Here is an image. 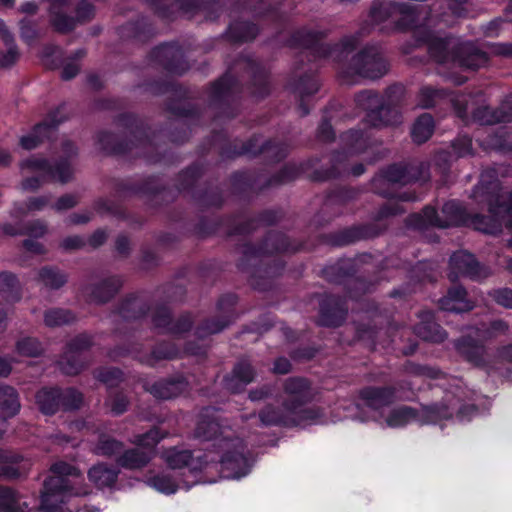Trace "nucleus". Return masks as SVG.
<instances>
[{"label":"nucleus","mask_w":512,"mask_h":512,"mask_svg":"<svg viewBox=\"0 0 512 512\" xmlns=\"http://www.w3.org/2000/svg\"><path fill=\"white\" fill-rule=\"evenodd\" d=\"M434 130V122L429 114L421 115L413 125L411 134L412 138L417 143L427 141Z\"/></svg>","instance_id":"4be33fe9"},{"label":"nucleus","mask_w":512,"mask_h":512,"mask_svg":"<svg viewBox=\"0 0 512 512\" xmlns=\"http://www.w3.org/2000/svg\"><path fill=\"white\" fill-rule=\"evenodd\" d=\"M186 387V384L181 381H161L155 383L151 387V393L161 399H170L180 395Z\"/></svg>","instance_id":"412c9836"},{"label":"nucleus","mask_w":512,"mask_h":512,"mask_svg":"<svg viewBox=\"0 0 512 512\" xmlns=\"http://www.w3.org/2000/svg\"><path fill=\"white\" fill-rule=\"evenodd\" d=\"M11 160L10 154L7 151L0 150V164L7 165Z\"/></svg>","instance_id":"0e129e2a"},{"label":"nucleus","mask_w":512,"mask_h":512,"mask_svg":"<svg viewBox=\"0 0 512 512\" xmlns=\"http://www.w3.org/2000/svg\"><path fill=\"white\" fill-rule=\"evenodd\" d=\"M476 414H477V411H476L475 407L465 406L459 411V413L457 415V419H459V421H461V422H464V421L470 420L471 417L475 416Z\"/></svg>","instance_id":"09e8293b"},{"label":"nucleus","mask_w":512,"mask_h":512,"mask_svg":"<svg viewBox=\"0 0 512 512\" xmlns=\"http://www.w3.org/2000/svg\"><path fill=\"white\" fill-rule=\"evenodd\" d=\"M25 248L32 253H42L43 247L40 243L33 241L32 239H28L24 242Z\"/></svg>","instance_id":"603ef678"},{"label":"nucleus","mask_w":512,"mask_h":512,"mask_svg":"<svg viewBox=\"0 0 512 512\" xmlns=\"http://www.w3.org/2000/svg\"><path fill=\"white\" fill-rule=\"evenodd\" d=\"M266 394V391H264L263 389L261 390H257V391H252L250 393V399L252 401H257V400H260L264 397V395Z\"/></svg>","instance_id":"e2e57ef3"},{"label":"nucleus","mask_w":512,"mask_h":512,"mask_svg":"<svg viewBox=\"0 0 512 512\" xmlns=\"http://www.w3.org/2000/svg\"><path fill=\"white\" fill-rule=\"evenodd\" d=\"M36 10L34 3H26L22 6V11L26 13H33Z\"/></svg>","instance_id":"69168bd1"},{"label":"nucleus","mask_w":512,"mask_h":512,"mask_svg":"<svg viewBox=\"0 0 512 512\" xmlns=\"http://www.w3.org/2000/svg\"><path fill=\"white\" fill-rule=\"evenodd\" d=\"M41 281L51 288H58L65 283V277L53 269H43L40 272Z\"/></svg>","instance_id":"7c9ffc66"},{"label":"nucleus","mask_w":512,"mask_h":512,"mask_svg":"<svg viewBox=\"0 0 512 512\" xmlns=\"http://www.w3.org/2000/svg\"><path fill=\"white\" fill-rule=\"evenodd\" d=\"M501 25L502 20L494 19L490 21L484 29H482V32L485 36L488 37L497 36Z\"/></svg>","instance_id":"37998d69"},{"label":"nucleus","mask_w":512,"mask_h":512,"mask_svg":"<svg viewBox=\"0 0 512 512\" xmlns=\"http://www.w3.org/2000/svg\"><path fill=\"white\" fill-rule=\"evenodd\" d=\"M234 376L243 384H248L253 379V370L249 364H239L234 370Z\"/></svg>","instance_id":"c9c22d12"},{"label":"nucleus","mask_w":512,"mask_h":512,"mask_svg":"<svg viewBox=\"0 0 512 512\" xmlns=\"http://www.w3.org/2000/svg\"><path fill=\"white\" fill-rule=\"evenodd\" d=\"M11 372V365L5 359L0 357V376H8Z\"/></svg>","instance_id":"bf43d9fd"},{"label":"nucleus","mask_w":512,"mask_h":512,"mask_svg":"<svg viewBox=\"0 0 512 512\" xmlns=\"http://www.w3.org/2000/svg\"><path fill=\"white\" fill-rule=\"evenodd\" d=\"M170 470L151 474L146 478V484L159 493L171 495L179 489H189L200 481L198 470L202 469L203 461L200 456L191 457L189 451L172 448L162 455Z\"/></svg>","instance_id":"7ed1b4c3"},{"label":"nucleus","mask_w":512,"mask_h":512,"mask_svg":"<svg viewBox=\"0 0 512 512\" xmlns=\"http://www.w3.org/2000/svg\"><path fill=\"white\" fill-rule=\"evenodd\" d=\"M488 295L495 301L498 305L512 309V289L511 288H498L493 289L488 293Z\"/></svg>","instance_id":"c756f323"},{"label":"nucleus","mask_w":512,"mask_h":512,"mask_svg":"<svg viewBox=\"0 0 512 512\" xmlns=\"http://www.w3.org/2000/svg\"><path fill=\"white\" fill-rule=\"evenodd\" d=\"M20 410V402L14 388L0 387V411L5 417H12Z\"/></svg>","instance_id":"6ab92c4d"},{"label":"nucleus","mask_w":512,"mask_h":512,"mask_svg":"<svg viewBox=\"0 0 512 512\" xmlns=\"http://www.w3.org/2000/svg\"><path fill=\"white\" fill-rule=\"evenodd\" d=\"M118 471L106 464L94 465L88 471L89 480L99 489L112 487L117 479Z\"/></svg>","instance_id":"2eb2a0df"},{"label":"nucleus","mask_w":512,"mask_h":512,"mask_svg":"<svg viewBox=\"0 0 512 512\" xmlns=\"http://www.w3.org/2000/svg\"><path fill=\"white\" fill-rule=\"evenodd\" d=\"M27 508L13 489L0 486V512H25Z\"/></svg>","instance_id":"a211bd4d"},{"label":"nucleus","mask_w":512,"mask_h":512,"mask_svg":"<svg viewBox=\"0 0 512 512\" xmlns=\"http://www.w3.org/2000/svg\"><path fill=\"white\" fill-rule=\"evenodd\" d=\"M281 397L283 403L279 411L276 412L271 407H267L261 412L260 419L263 424L305 427L328 423L318 410L305 407L309 398L308 384L305 380L296 378L287 380Z\"/></svg>","instance_id":"f03ea898"},{"label":"nucleus","mask_w":512,"mask_h":512,"mask_svg":"<svg viewBox=\"0 0 512 512\" xmlns=\"http://www.w3.org/2000/svg\"><path fill=\"white\" fill-rule=\"evenodd\" d=\"M79 71V66L77 63H68L64 66L62 71V77L64 79H71L73 78Z\"/></svg>","instance_id":"8fccbe9b"},{"label":"nucleus","mask_w":512,"mask_h":512,"mask_svg":"<svg viewBox=\"0 0 512 512\" xmlns=\"http://www.w3.org/2000/svg\"><path fill=\"white\" fill-rule=\"evenodd\" d=\"M40 185V180L38 178H28L22 183L23 190H33Z\"/></svg>","instance_id":"6e6d98bb"},{"label":"nucleus","mask_w":512,"mask_h":512,"mask_svg":"<svg viewBox=\"0 0 512 512\" xmlns=\"http://www.w3.org/2000/svg\"><path fill=\"white\" fill-rule=\"evenodd\" d=\"M82 240L79 237H70L64 240L63 245L67 249H73L81 246Z\"/></svg>","instance_id":"5fc2aeb1"},{"label":"nucleus","mask_w":512,"mask_h":512,"mask_svg":"<svg viewBox=\"0 0 512 512\" xmlns=\"http://www.w3.org/2000/svg\"><path fill=\"white\" fill-rule=\"evenodd\" d=\"M512 122V94L504 97L496 108L482 103V125H494Z\"/></svg>","instance_id":"f8f14e48"},{"label":"nucleus","mask_w":512,"mask_h":512,"mask_svg":"<svg viewBox=\"0 0 512 512\" xmlns=\"http://www.w3.org/2000/svg\"><path fill=\"white\" fill-rule=\"evenodd\" d=\"M496 357L502 362L512 363V343L498 347Z\"/></svg>","instance_id":"a19ab883"},{"label":"nucleus","mask_w":512,"mask_h":512,"mask_svg":"<svg viewBox=\"0 0 512 512\" xmlns=\"http://www.w3.org/2000/svg\"><path fill=\"white\" fill-rule=\"evenodd\" d=\"M47 203H48V200L45 197L33 198L27 204L26 210L27 211L42 210L47 205Z\"/></svg>","instance_id":"49530a36"},{"label":"nucleus","mask_w":512,"mask_h":512,"mask_svg":"<svg viewBox=\"0 0 512 512\" xmlns=\"http://www.w3.org/2000/svg\"><path fill=\"white\" fill-rule=\"evenodd\" d=\"M472 142L467 136L459 137L452 145V153L455 157H465L471 154Z\"/></svg>","instance_id":"72a5a7b5"},{"label":"nucleus","mask_w":512,"mask_h":512,"mask_svg":"<svg viewBox=\"0 0 512 512\" xmlns=\"http://www.w3.org/2000/svg\"><path fill=\"white\" fill-rule=\"evenodd\" d=\"M74 319L73 315L62 309H54L47 311L45 314V324L50 327L59 326L71 322Z\"/></svg>","instance_id":"a878e982"},{"label":"nucleus","mask_w":512,"mask_h":512,"mask_svg":"<svg viewBox=\"0 0 512 512\" xmlns=\"http://www.w3.org/2000/svg\"><path fill=\"white\" fill-rule=\"evenodd\" d=\"M490 148L504 155H512L511 135L504 129L489 134L485 142L482 141V149Z\"/></svg>","instance_id":"f3484780"},{"label":"nucleus","mask_w":512,"mask_h":512,"mask_svg":"<svg viewBox=\"0 0 512 512\" xmlns=\"http://www.w3.org/2000/svg\"><path fill=\"white\" fill-rule=\"evenodd\" d=\"M451 280H455L459 276L472 277L477 274L478 263L476 258L467 251H458L454 253L450 259Z\"/></svg>","instance_id":"ddd939ff"},{"label":"nucleus","mask_w":512,"mask_h":512,"mask_svg":"<svg viewBox=\"0 0 512 512\" xmlns=\"http://www.w3.org/2000/svg\"><path fill=\"white\" fill-rule=\"evenodd\" d=\"M345 141L351 146V149L355 152H359L363 148V144L366 143L362 133L358 131H350L345 135Z\"/></svg>","instance_id":"e433bc0d"},{"label":"nucleus","mask_w":512,"mask_h":512,"mask_svg":"<svg viewBox=\"0 0 512 512\" xmlns=\"http://www.w3.org/2000/svg\"><path fill=\"white\" fill-rule=\"evenodd\" d=\"M16 278L10 273H0V294L9 300H16Z\"/></svg>","instance_id":"bb28decb"},{"label":"nucleus","mask_w":512,"mask_h":512,"mask_svg":"<svg viewBox=\"0 0 512 512\" xmlns=\"http://www.w3.org/2000/svg\"><path fill=\"white\" fill-rule=\"evenodd\" d=\"M509 330V324L503 319H496L489 323L487 327L482 324V341L484 339L504 335Z\"/></svg>","instance_id":"cd10ccee"},{"label":"nucleus","mask_w":512,"mask_h":512,"mask_svg":"<svg viewBox=\"0 0 512 512\" xmlns=\"http://www.w3.org/2000/svg\"><path fill=\"white\" fill-rule=\"evenodd\" d=\"M76 204V199L72 195L61 197L55 204V209L58 211L65 210L73 207Z\"/></svg>","instance_id":"c03bdc74"},{"label":"nucleus","mask_w":512,"mask_h":512,"mask_svg":"<svg viewBox=\"0 0 512 512\" xmlns=\"http://www.w3.org/2000/svg\"><path fill=\"white\" fill-rule=\"evenodd\" d=\"M485 196V185L482 183V203L488 205L491 217L482 215V234L498 235L502 233L503 227L512 229V189L504 191L500 184H496L493 193L487 198Z\"/></svg>","instance_id":"423d86ee"},{"label":"nucleus","mask_w":512,"mask_h":512,"mask_svg":"<svg viewBox=\"0 0 512 512\" xmlns=\"http://www.w3.org/2000/svg\"><path fill=\"white\" fill-rule=\"evenodd\" d=\"M3 231L6 233V234H9V235H16L18 233H22V231L20 230H16V229H12L10 226L8 225H5L3 227Z\"/></svg>","instance_id":"774afa93"},{"label":"nucleus","mask_w":512,"mask_h":512,"mask_svg":"<svg viewBox=\"0 0 512 512\" xmlns=\"http://www.w3.org/2000/svg\"><path fill=\"white\" fill-rule=\"evenodd\" d=\"M436 96V91L432 88L425 87L421 90L419 94V105L423 108H428L433 105L434 97Z\"/></svg>","instance_id":"4c0bfd02"},{"label":"nucleus","mask_w":512,"mask_h":512,"mask_svg":"<svg viewBox=\"0 0 512 512\" xmlns=\"http://www.w3.org/2000/svg\"><path fill=\"white\" fill-rule=\"evenodd\" d=\"M108 406L115 414H121L126 410L127 401L124 396H116L108 400Z\"/></svg>","instance_id":"58836bf2"},{"label":"nucleus","mask_w":512,"mask_h":512,"mask_svg":"<svg viewBox=\"0 0 512 512\" xmlns=\"http://www.w3.org/2000/svg\"><path fill=\"white\" fill-rule=\"evenodd\" d=\"M88 344H89V343H88V340L86 339V337H81V338L77 339V340L75 341V343H73V344L71 345V348H70V349H71V351H75V352H76V351H78L79 349H81V348H83V347L88 346Z\"/></svg>","instance_id":"052dcab7"},{"label":"nucleus","mask_w":512,"mask_h":512,"mask_svg":"<svg viewBox=\"0 0 512 512\" xmlns=\"http://www.w3.org/2000/svg\"><path fill=\"white\" fill-rule=\"evenodd\" d=\"M421 375L425 376V377H429V378H437L440 374V372L436 369H433V368H429V367H422L420 368V372H419Z\"/></svg>","instance_id":"4d7b16f0"},{"label":"nucleus","mask_w":512,"mask_h":512,"mask_svg":"<svg viewBox=\"0 0 512 512\" xmlns=\"http://www.w3.org/2000/svg\"><path fill=\"white\" fill-rule=\"evenodd\" d=\"M22 459L19 457H11L8 463V456L0 452V474L9 478H15L22 475L26 470V464H21Z\"/></svg>","instance_id":"5701e85b"},{"label":"nucleus","mask_w":512,"mask_h":512,"mask_svg":"<svg viewBox=\"0 0 512 512\" xmlns=\"http://www.w3.org/2000/svg\"><path fill=\"white\" fill-rule=\"evenodd\" d=\"M422 217L426 225L445 228L463 223L465 212L459 203L449 201L444 204L440 214L434 208L427 207L424 209Z\"/></svg>","instance_id":"1a4fd4ad"},{"label":"nucleus","mask_w":512,"mask_h":512,"mask_svg":"<svg viewBox=\"0 0 512 512\" xmlns=\"http://www.w3.org/2000/svg\"><path fill=\"white\" fill-rule=\"evenodd\" d=\"M220 426L214 420H202L198 423L196 437L214 440L215 452L220 455L221 471L228 479H240L251 470V463L244 454V445L239 438H231L228 432L217 435Z\"/></svg>","instance_id":"39448f33"},{"label":"nucleus","mask_w":512,"mask_h":512,"mask_svg":"<svg viewBox=\"0 0 512 512\" xmlns=\"http://www.w3.org/2000/svg\"><path fill=\"white\" fill-rule=\"evenodd\" d=\"M30 237H41L46 233V226L41 222H36L32 224L30 227H28L27 231L25 232Z\"/></svg>","instance_id":"a18cd8bd"},{"label":"nucleus","mask_w":512,"mask_h":512,"mask_svg":"<svg viewBox=\"0 0 512 512\" xmlns=\"http://www.w3.org/2000/svg\"><path fill=\"white\" fill-rule=\"evenodd\" d=\"M93 13V7L90 3L82 1L78 7V16L80 19H86Z\"/></svg>","instance_id":"3c124183"},{"label":"nucleus","mask_w":512,"mask_h":512,"mask_svg":"<svg viewBox=\"0 0 512 512\" xmlns=\"http://www.w3.org/2000/svg\"><path fill=\"white\" fill-rule=\"evenodd\" d=\"M434 328L437 330V333L434 336H428V335L422 333L420 329L418 330V334L421 337H423L425 339H428V340H431V341H441V340H443L445 338V333L443 331H441L438 328V326H434Z\"/></svg>","instance_id":"864d4df0"},{"label":"nucleus","mask_w":512,"mask_h":512,"mask_svg":"<svg viewBox=\"0 0 512 512\" xmlns=\"http://www.w3.org/2000/svg\"><path fill=\"white\" fill-rule=\"evenodd\" d=\"M23 173L33 172L42 178L49 177L53 180L66 182L72 175V169L67 162H62L55 168L41 159H31L21 165Z\"/></svg>","instance_id":"9d476101"},{"label":"nucleus","mask_w":512,"mask_h":512,"mask_svg":"<svg viewBox=\"0 0 512 512\" xmlns=\"http://www.w3.org/2000/svg\"><path fill=\"white\" fill-rule=\"evenodd\" d=\"M89 217L86 215H75L72 219L74 223H84L88 221Z\"/></svg>","instance_id":"338daca9"},{"label":"nucleus","mask_w":512,"mask_h":512,"mask_svg":"<svg viewBox=\"0 0 512 512\" xmlns=\"http://www.w3.org/2000/svg\"><path fill=\"white\" fill-rule=\"evenodd\" d=\"M291 364L286 358H279L275 361L274 372L279 374H285L289 372Z\"/></svg>","instance_id":"de8ad7c7"},{"label":"nucleus","mask_w":512,"mask_h":512,"mask_svg":"<svg viewBox=\"0 0 512 512\" xmlns=\"http://www.w3.org/2000/svg\"><path fill=\"white\" fill-rule=\"evenodd\" d=\"M163 437L164 435L161 434L158 429H153L147 434L138 437L136 442L138 447L133 450L126 451L118 459L119 464L122 467L129 469H138L143 467L150 460V456L140 450L144 448H153Z\"/></svg>","instance_id":"6e6552de"},{"label":"nucleus","mask_w":512,"mask_h":512,"mask_svg":"<svg viewBox=\"0 0 512 512\" xmlns=\"http://www.w3.org/2000/svg\"><path fill=\"white\" fill-rule=\"evenodd\" d=\"M16 350L21 356L34 357L39 355L43 348L36 339L25 337L17 342Z\"/></svg>","instance_id":"393cba45"},{"label":"nucleus","mask_w":512,"mask_h":512,"mask_svg":"<svg viewBox=\"0 0 512 512\" xmlns=\"http://www.w3.org/2000/svg\"><path fill=\"white\" fill-rule=\"evenodd\" d=\"M120 450L121 444L107 437L102 438L98 445L95 447L96 454L107 456L116 455L120 452Z\"/></svg>","instance_id":"2f4dec72"},{"label":"nucleus","mask_w":512,"mask_h":512,"mask_svg":"<svg viewBox=\"0 0 512 512\" xmlns=\"http://www.w3.org/2000/svg\"><path fill=\"white\" fill-rule=\"evenodd\" d=\"M21 35L25 40L29 41L33 38L34 31L31 28L27 27V25L24 22H22L21 23Z\"/></svg>","instance_id":"13d9d810"},{"label":"nucleus","mask_w":512,"mask_h":512,"mask_svg":"<svg viewBox=\"0 0 512 512\" xmlns=\"http://www.w3.org/2000/svg\"><path fill=\"white\" fill-rule=\"evenodd\" d=\"M391 404L392 393L389 389L367 388L361 391L356 403H339L337 409H343L346 413L331 419V422L351 418L360 422L375 421L391 428L403 427L413 422L421 425L437 424L443 428L453 422L452 413L446 406L424 407L416 412L407 406L392 407Z\"/></svg>","instance_id":"f257e3e1"},{"label":"nucleus","mask_w":512,"mask_h":512,"mask_svg":"<svg viewBox=\"0 0 512 512\" xmlns=\"http://www.w3.org/2000/svg\"><path fill=\"white\" fill-rule=\"evenodd\" d=\"M60 367H61L62 371L66 374H76L81 369V365L78 362V359H76L74 356H73V361H70L68 359L62 360L60 362Z\"/></svg>","instance_id":"ea45409f"},{"label":"nucleus","mask_w":512,"mask_h":512,"mask_svg":"<svg viewBox=\"0 0 512 512\" xmlns=\"http://www.w3.org/2000/svg\"><path fill=\"white\" fill-rule=\"evenodd\" d=\"M454 48V43L451 40L440 41L437 44H434L430 48L431 55L439 62H447L450 59L453 62L459 63L460 66H466L468 68H472L474 65L468 61L458 59L454 54L450 52L451 49Z\"/></svg>","instance_id":"aec40b11"},{"label":"nucleus","mask_w":512,"mask_h":512,"mask_svg":"<svg viewBox=\"0 0 512 512\" xmlns=\"http://www.w3.org/2000/svg\"><path fill=\"white\" fill-rule=\"evenodd\" d=\"M489 55L512 57V43H482V67L489 61Z\"/></svg>","instance_id":"b1692460"},{"label":"nucleus","mask_w":512,"mask_h":512,"mask_svg":"<svg viewBox=\"0 0 512 512\" xmlns=\"http://www.w3.org/2000/svg\"><path fill=\"white\" fill-rule=\"evenodd\" d=\"M55 8L56 6L51 9V20L56 29L60 31H68L72 29L74 26V20L56 12L54 10Z\"/></svg>","instance_id":"f704fd0d"},{"label":"nucleus","mask_w":512,"mask_h":512,"mask_svg":"<svg viewBox=\"0 0 512 512\" xmlns=\"http://www.w3.org/2000/svg\"><path fill=\"white\" fill-rule=\"evenodd\" d=\"M50 125L44 123L38 125L34 133L31 135H27L21 138V145L25 149H33L35 148L38 143L40 142L39 135L46 132L49 129Z\"/></svg>","instance_id":"473e14b6"},{"label":"nucleus","mask_w":512,"mask_h":512,"mask_svg":"<svg viewBox=\"0 0 512 512\" xmlns=\"http://www.w3.org/2000/svg\"><path fill=\"white\" fill-rule=\"evenodd\" d=\"M391 17L397 21L399 29H413L420 20L415 8L403 0L393 2Z\"/></svg>","instance_id":"4468645a"},{"label":"nucleus","mask_w":512,"mask_h":512,"mask_svg":"<svg viewBox=\"0 0 512 512\" xmlns=\"http://www.w3.org/2000/svg\"><path fill=\"white\" fill-rule=\"evenodd\" d=\"M441 307L446 311L465 312L472 308V304L467 299V293L462 287L451 289L441 300Z\"/></svg>","instance_id":"dca6fc26"},{"label":"nucleus","mask_w":512,"mask_h":512,"mask_svg":"<svg viewBox=\"0 0 512 512\" xmlns=\"http://www.w3.org/2000/svg\"><path fill=\"white\" fill-rule=\"evenodd\" d=\"M385 177L391 182H402L404 181V171L400 167L393 166L387 170Z\"/></svg>","instance_id":"79ce46f5"},{"label":"nucleus","mask_w":512,"mask_h":512,"mask_svg":"<svg viewBox=\"0 0 512 512\" xmlns=\"http://www.w3.org/2000/svg\"><path fill=\"white\" fill-rule=\"evenodd\" d=\"M82 480L76 467L64 462L55 463L44 481L38 512H65L64 505L69 497L90 493L89 487Z\"/></svg>","instance_id":"20e7f679"},{"label":"nucleus","mask_w":512,"mask_h":512,"mask_svg":"<svg viewBox=\"0 0 512 512\" xmlns=\"http://www.w3.org/2000/svg\"><path fill=\"white\" fill-rule=\"evenodd\" d=\"M106 235L103 231H97L91 238L93 245H100L103 243Z\"/></svg>","instance_id":"680f3d73"},{"label":"nucleus","mask_w":512,"mask_h":512,"mask_svg":"<svg viewBox=\"0 0 512 512\" xmlns=\"http://www.w3.org/2000/svg\"><path fill=\"white\" fill-rule=\"evenodd\" d=\"M36 402L44 414H53L57 411L60 402L67 409L78 408L82 402V395L72 389L60 393L57 389H42L36 395Z\"/></svg>","instance_id":"0eeeda50"},{"label":"nucleus","mask_w":512,"mask_h":512,"mask_svg":"<svg viewBox=\"0 0 512 512\" xmlns=\"http://www.w3.org/2000/svg\"><path fill=\"white\" fill-rule=\"evenodd\" d=\"M357 72L361 76L369 79H377L383 76L387 71L385 61L376 51H365L356 59Z\"/></svg>","instance_id":"9b49d317"},{"label":"nucleus","mask_w":512,"mask_h":512,"mask_svg":"<svg viewBox=\"0 0 512 512\" xmlns=\"http://www.w3.org/2000/svg\"><path fill=\"white\" fill-rule=\"evenodd\" d=\"M0 33L6 45L8 46V53L2 57L0 63L2 66H9L15 61L17 52L15 47L11 46V36L5 23L2 20H0Z\"/></svg>","instance_id":"c85d7f7f"}]
</instances>
